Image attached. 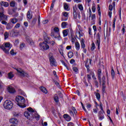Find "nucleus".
<instances>
[{
  "label": "nucleus",
  "instance_id": "nucleus-1",
  "mask_svg": "<svg viewBox=\"0 0 126 126\" xmlns=\"http://www.w3.org/2000/svg\"><path fill=\"white\" fill-rule=\"evenodd\" d=\"M17 104L21 108H26L25 104V98L22 96L18 95L16 97Z\"/></svg>",
  "mask_w": 126,
  "mask_h": 126
},
{
  "label": "nucleus",
  "instance_id": "nucleus-2",
  "mask_svg": "<svg viewBox=\"0 0 126 126\" xmlns=\"http://www.w3.org/2000/svg\"><path fill=\"white\" fill-rule=\"evenodd\" d=\"M11 44L10 42L4 43L3 44L0 45V48L2 50L5 54H9V50L11 49Z\"/></svg>",
  "mask_w": 126,
  "mask_h": 126
},
{
  "label": "nucleus",
  "instance_id": "nucleus-3",
  "mask_svg": "<svg viewBox=\"0 0 126 126\" xmlns=\"http://www.w3.org/2000/svg\"><path fill=\"white\" fill-rule=\"evenodd\" d=\"M3 107L4 109L10 110V109H12L13 107V103H12V101L11 100H6L3 103Z\"/></svg>",
  "mask_w": 126,
  "mask_h": 126
},
{
  "label": "nucleus",
  "instance_id": "nucleus-4",
  "mask_svg": "<svg viewBox=\"0 0 126 126\" xmlns=\"http://www.w3.org/2000/svg\"><path fill=\"white\" fill-rule=\"evenodd\" d=\"M32 113H34V110L31 108H28V111H26L24 115L25 117L27 118V119L30 120V118H31V115H32Z\"/></svg>",
  "mask_w": 126,
  "mask_h": 126
},
{
  "label": "nucleus",
  "instance_id": "nucleus-5",
  "mask_svg": "<svg viewBox=\"0 0 126 126\" xmlns=\"http://www.w3.org/2000/svg\"><path fill=\"white\" fill-rule=\"evenodd\" d=\"M49 59L51 66H57V62L55 58H54V56H53L52 53L49 54Z\"/></svg>",
  "mask_w": 126,
  "mask_h": 126
},
{
  "label": "nucleus",
  "instance_id": "nucleus-6",
  "mask_svg": "<svg viewBox=\"0 0 126 126\" xmlns=\"http://www.w3.org/2000/svg\"><path fill=\"white\" fill-rule=\"evenodd\" d=\"M16 69L18 72V74L20 76H22V77H29V74L27 72L23 71L21 68H17Z\"/></svg>",
  "mask_w": 126,
  "mask_h": 126
},
{
  "label": "nucleus",
  "instance_id": "nucleus-7",
  "mask_svg": "<svg viewBox=\"0 0 126 126\" xmlns=\"http://www.w3.org/2000/svg\"><path fill=\"white\" fill-rule=\"evenodd\" d=\"M101 36L100 35V33L97 32L96 36V42L95 45L97 46V49L99 50L100 49V42L101 41Z\"/></svg>",
  "mask_w": 126,
  "mask_h": 126
},
{
  "label": "nucleus",
  "instance_id": "nucleus-8",
  "mask_svg": "<svg viewBox=\"0 0 126 126\" xmlns=\"http://www.w3.org/2000/svg\"><path fill=\"white\" fill-rule=\"evenodd\" d=\"M39 47L41 49H43L45 51H47V50H49L50 49V46L47 43H45V42H40L39 43Z\"/></svg>",
  "mask_w": 126,
  "mask_h": 126
},
{
  "label": "nucleus",
  "instance_id": "nucleus-9",
  "mask_svg": "<svg viewBox=\"0 0 126 126\" xmlns=\"http://www.w3.org/2000/svg\"><path fill=\"white\" fill-rule=\"evenodd\" d=\"M69 13L67 12H63L62 13V21H67L68 19Z\"/></svg>",
  "mask_w": 126,
  "mask_h": 126
},
{
  "label": "nucleus",
  "instance_id": "nucleus-10",
  "mask_svg": "<svg viewBox=\"0 0 126 126\" xmlns=\"http://www.w3.org/2000/svg\"><path fill=\"white\" fill-rule=\"evenodd\" d=\"M10 35L11 37H14L15 38L16 37H17L18 35H19V32L17 30H12L11 31H10Z\"/></svg>",
  "mask_w": 126,
  "mask_h": 126
},
{
  "label": "nucleus",
  "instance_id": "nucleus-11",
  "mask_svg": "<svg viewBox=\"0 0 126 126\" xmlns=\"http://www.w3.org/2000/svg\"><path fill=\"white\" fill-rule=\"evenodd\" d=\"M105 111H99L98 113V117L99 121H103L105 119Z\"/></svg>",
  "mask_w": 126,
  "mask_h": 126
},
{
  "label": "nucleus",
  "instance_id": "nucleus-12",
  "mask_svg": "<svg viewBox=\"0 0 126 126\" xmlns=\"http://www.w3.org/2000/svg\"><path fill=\"white\" fill-rule=\"evenodd\" d=\"M50 36L53 37V38H58L59 40H61V34H60V32H51Z\"/></svg>",
  "mask_w": 126,
  "mask_h": 126
},
{
  "label": "nucleus",
  "instance_id": "nucleus-13",
  "mask_svg": "<svg viewBox=\"0 0 126 126\" xmlns=\"http://www.w3.org/2000/svg\"><path fill=\"white\" fill-rule=\"evenodd\" d=\"M83 35L84 34L83 32H82V30L80 31H76V36L78 39H79L80 40V39H81V37H83Z\"/></svg>",
  "mask_w": 126,
  "mask_h": 126
},
{
  "label": "nucleus",
  "instance_id": "nucleus-14",
  "mask_svg": "<svg viewBox=\"0 0 126 126\" xmlns=\"http://www.w3.org/2000/svg\"><path fill=\"white\" fill-rule=\"evenodd\" d=\"M72 110H69V113L72 117H74V115H76L77 114V111H76V109H75V108L74 107H71ZM74 112V114H73Z\"/></svg>",
  "mask_w": 126,
  "mask_h": 126
},
{
  "label": "nucleus",
  "instance_id": "nucleus-15",
  "mask_svg": "<svg viewBox=\"0 0 126 126\" xmlns=\"http://www.w3.org/2000/svg\"><path fill=\"white\" fill-rule=\"evenodd\" d=\"M102 91L103 92H105L106 91V86L105 85V83H106V77L105 76H103L102 78Z\"/></svg>",
  "mask_w": 126,
  "mask_h": 126
},
{
  "label": "nucleus",
  "instance_id": "nucleus-16",
  "mask_svg": "<svg viewBox=\"0 0 126 126\" xmlns=\"http://www.w3.org/2000/svg\"><path fill=\"white\" fill-rule=\"evenodd\" d=\"M26 40L30 45H31L32 47H34V43L31 38L29 37V36H27L26 37Z\"/></svg>",
  "mask_w": 126,
  "mask_h": 126
},
{
  "label": "nucleus",
  "instance_id": "nucleus-17",
  "mask_svg": "<svg viewBox=\"0 0 126 126\" xmlns=\"http://www.w3.org/2000/svg\"><path fill=\"white\" fill-rule=\"evenodd\" d=\"M8 17L4 15V14L0 13V22L2 20H6V21H7Z\"/></svg>",
  "mask_w": 126,
  "mask_h": 126
},
{
  "label": "nucleus",
  "instance_id": "nucleus-18",
  "mask_svg": "<svg viewBox=\"0 0 126 126\" xmlns=\"http://www.w3.org/2000/svg\"><path fill=\"white\" fill-rule=\"evenodd\" d=\"M101 73H102V71L100 70V69H99L97 72V77L100 85H102V80H101Z\"/></svg>",
  "mask_w": 126,
  "mask_h": 126
},
{
  "label": "nucleus",
  "instance_id": "nucleus-19",
  "mask_svg": "<svg viewBox=\"0 0 126 126\" xmlns=\"http://www.w3.org/2000/svg\"><path fill=\"white\" fill-rule=\"evenodd\" d=\"M7 90L9 93H10L11 94H13V93H15L16 92L15 89L11 86L8 87L7 88Z\"/></svg>",
  "mask_w": 126,
  "mask_h": 126
},
{
  "label": "nucleus",
  "instance_id": "nucleus-20",
  "mask_svg": "<svg viewBox=\"0 0 126 126\" xmlns=\"http://www.w3.org/2000/svg\"><path fill=\"white\" fill-rule=\"evenodd\" d=\"M13 27V24L11 23H8L6 25V29L7 30H10V29H12Z\"/></svg>",
  "mask_w": 126,
  "mask_h": 126
},
{
  "label": "nucleus",
  "instance_id": "nucleus-21",
  "mask_svg": "<svg viewBox=\"0 0 126 126\" xmlns=\"http://www.w3.org/2000/svg\"><path fill=\"white\" fill-rule=\"evenodd\" d=\"M73 9L74 18V19H76V18H77V14H76V9H77V7H76V6H74Z\"/></svg>",
  "mask_w": 126,
  "mask_h": 126
},
{
  "label": "nucleus",
  "instance_id": "nucleus-22",
  "mask_svg": "<svg viewBox=\"0 0 126 126\" xmlns=\"http://www.w3.org/2000/svg\"><path fill=\"white\" fill-rule=\"evenodd\" d=\"M63 118L67 122H70L71 120V117L66 114L63 115Z\"/></svg>",
  "mask_w": 126,
  "mask_h": 126
},
{
  "label": "nucleus",
  "instance_id": "nucleus-23",
  "mask_svg": "<svg viewBox=\"0 0 126 126\" xmlns=\"http://www.w3.org/2000/svg\"><path fill=\"white\" fill-rule=\"evenodd\" d=\"M9 122L11 124H15V125H17L18 121L16 118H11L9 120Z\"/></svg>",
  "mask_w": 126,
  "mask_h": 126
},
{
  "label": "nucleus",
  "instance_id": "nucleus-24",
  "mask_svg": "<svg viewBox=\"0 0 126 126\" xmlns=\"http://www.w3.org/2000/svg\"><path fill=\"white\" fill-rule=\"evenodd\" d=\"M91 20H92V24H95V19H96V15L95 14H93L91 15Z\"/></svg>",
  "mask_w": 126,
  "mask_h": 126
},
{
  "label": "nucleus",
  "instance_id": "nucleus-25",
  "mask_svg": "<svg viewBox=\"0 0 126 126\" xmlns=\"http://www.w3.org/2000/svg\"><path fill=\"white\" fill-rule=\"evenodd\" d=\"M0 4L2 6H4V7H7L8 5H9V4H8V2H4L3 1H2L0 2Z\"/></svg>",
  "mask_w": 126,
  "mask_h": 126
},
{
  "label": "nucleus",
  "instance_id": "nucleus-26",
  "mask_svg": "<svg viewBox=\"0 0 126 126\" xmlns=\"http://www.w3.org/2000/svg\"><path fill=\"white\" fill-rule=\"evenodd\" d=\"M75 47L77 51H79V50H80V44H79V42H76L75 43Z\"/></svg>",
  "mask_w": 126,
  "mask_h": 126
},
{
  "label": "nucleus",
  "instance_id": "nucleus-27",
  "mask_svg": "<svg viewBox=\"0 0 126 126\" xmlns=\"http://www.w3.org/2000/svg\"><path fill=\"white\" fill-rule=\"evenodd\" d=\"M85 42V41L84 40V39L82 38L80 41V43H81V48L82 49H85V44L84 43Z\"/></svg>",
  "mask_w": 126,
  "mask_h": 126
},
{
  "label": "nucleus",
  "instance_id": "nucleus-28",
  "mask_svg": "<svg viewBox=\"0 0 126 126\" xmlns=\"http://www.w3.org/2000/svg\"><path fill=\"white\" fill-rule=\"evenodd\" d=\"M40 89L41 91L43 92V93H44L45 94H47V93H48V91L47 90V89H46V88L44 87H41L40 88Z\"/></svg>",
  "mask_w": 126,
  "mask_h": 126
},
{
  "label": "nucleus",
  "instance_id": "nucleus-29",
  "mask_svg": "<svg viewBox=\"0 0 126 126\" xmlns=\"http://www.w3.org/2000/svg\"><path fill=\"white\" fill-rule=\"evenodd\" d=\"M85 65L87 68L88 72H89L90 71V67L89 66V64H88V60L86 61Z\"/></svg>",
  "mask_w": 126,
  "mask_h": 126
},
{
  "label": "nucleus",
  "instance_id": "nucleus-30",
  "mask_svg": "<svg viewBox=\"0 0 126 126\" xmlns=\"http://www.w3.org/2000/svg\"><path fill=\"white\" fill-rule=\"evenodd\" d=\"M27 16V18H28V19H32V15L31 14V10H29L28 11Z\"/></svg>",
  "mask_w": 126,
  "mask_h": 126
},
{
  "label": "nucleus",
  "instance_id": "nucleus-31",
  "mask_svg": "<svg viewBox=\"0 0 126 126\" xmlns=\"http://www.w3.org/2000/svg\"><path fill=\"white\" fill-rule=\"evenodd\" d=\"M4 40H6L9 37V33L7 32H5L4 33Z\"/></svg>",
  "mask_w": 126,
  "mask_h": 126
},
{
  "label": "nucleus",
  "instance_id": "nucleus-32",
  "mask_svg": "<svg viewBox=\"0 0 126 126\" xmlns=\"http://www.w3.org/2000/svg\"><path fill=\"white\" fill-rule=\"evenodd\" d=\"M77 6L79 9L80 10V11H83V6L82 5V4L79 3L77 5Z\"/></svg>",
  "mask_w": 126,
  "mask_h": 126
},
{
  "label": "nucleus",
  "instance_id": "nucleus-33",
  "mask_svg": "<svg viewBox=\"0 0 126 126\" xmlns=\"http://www.w3.org/2000/svg\"><path fill=\"white\" fill-rule=\"evenodd\" d=\"M64 9L66 11H69V8H68V5L66 3H64Z\"/></svg>",
  "mask_w": 126,
  "mask_h": 126
},
{
  "label": "nucleus",
  "instance_id": "nucleus-34",
  "mask_svg": "<svg viewBox=\"0 0 126 126\" xmlns=\"http://www.w3.org/2000/svg\"><path fill=\"white\" fill-rule=\"evenodd\" d=\"M10 21L13 24H15L18 21V20L16 18H12L10 19Z\"/></svg>",
  "mask_w": 126,
  "mask_h": 126
},
{
  "label": "nucleus",
  "instance_id": "nucleus-35",
  "mask_svg": "<svg viewBox=\"0 0 126 126\" xmlns=\"http://www.w3.org/2000/svg\"><path fill=\"white\" fill-rule=\"evenodd\" d=\"M67 31H68V30H65L63 31V37H66V36H67V34H68Z\"/></svg>",
  "mask_w": 126,
  "mask_h": 126
},
{
  "label": "nucleus",
  "instance_id": "nucleus-36",
  "mask_svg": "<svg viewBox=\"0 0 126 126\" xmlns=\"http://www.w3.org/2000/svg\"><path fill=\"white\" fill-rule=\"evenodd\" d=\"M111 76L113 79L115 78V70L113 67L111 68Z\"/></svg>",
  "mask_w": 126,
  "mask_h": 126
},
{
  "label": "nucleus",
  "instance_id": "nucleus-37",
  "mask_svg": "<svg viewBox=\"0 0 126 126\" xmlns=\"http://www.w3.org/2000/svg\"><path fill=\"white\" fill-rule=\"evenodd\" d=\"M13 76H14V75H13V74H12V72H11L8 74V77L9 79H11L13 78Z\"/></svg>",
  "mask_w": 126,
  "mask_h": 126
},
{
  "label": "nucleus",
  "instance_id": "nucleus-38",
  "mask_svg": "<svg viewBox=\"0 0 126 126\" xmlns=\"http://www.w3.org/2000/svg\"><path fill=\"white\" fill-rule=\"evenodd\" d=\"M68 57L69 59H71V58L73 57V52L71 51L69 52L68 53Z\"/></svg>",
  "mask_w": 126,
  "mask_h": 126
},
{
  "label": "nucleus",
  "instance_id": "nucleus-39",
  "mask_svg": "<svg viewBox=\"0 0 126 126\" xmlns=\"http://www.w3.org/2000/svg\"><path fill=\"white\" fill-rule=\"evenodd\" d=\"M61 25L63 28H65V27H66L67 25V22H62Z\"/></svg>",
  "mask_w": 126,
  "mask_h": 126
},
{
  "label": "nucleus",
  "instance_id": "nucleus-40",
  "mask_svg": "<svg viewBox=\"0 0 126 126\" xmlns=\"http://www.w3.org/2000/svg\"><path fill=\"white\" fill-rule=\"evenodd\" d=\"M97 10L99 17H101V8H100V6H99V5H97Z\"/></svg>",
  "mask_w": 126,
  "mask_h": 126
},
{
  "label": "nucleus",
  "instance_id": "nucleus-41",
  "mask_svg": "<svg viewBox=\"0 0 126 126\" xmlns=\"http://www.w3.org/2000/svg\"><path fill=\"white\" fill-rule=\"evenodd\" d=\"M95 96H96V98L97 99V100L98 101H100V100L101 99V95H100V94L99 93H96L95 94Z\"/></svg>",
  "mask_w": 126,
  "mask_h": 126
},
{
  "label": "nucleus",
  "instance_id": "nucleus-42",
  "mask_svg": "<svg viewBox=\"0 0 126 126\" xmlns=\"http://www.w3.org/2000/svg\"><path fill=\"white\" fill-rule=\"evenodd\" d=\"M61 62L63 65H64L66 67V68H67V69H68V67H67V65L66 64V63H65V62H64V61L63 60H61Z\"/></svg>",
  "mask_w": 126,
  "mask_h": 126
},
{
  "label": "nucleus",
  "instance_id": "nucleus-43",
  "mask_svg": "<svg viewBox=\"0 0 126 126\" xmlns=\"http://www.w3.org/2000/svg\"><path fill=\"white\" fill-rule=\"evenodd\" d=\"M58 33H60V29L58 27H55L54 28V32Z\"/></svg>",
  "mask_w": 126,
  "mask_h": 126
},
{
  "label": "nucleus",
  "instance_id": "nucleus-44",
  "mask_svg": "<svg viewBox=\"0 0 126 126\" xmlns=\"http://www.w3.org/2000/svg\"><path fill=\"white\" fill-rule=\"evenodd\" d=\"M54 101H55L56 103H59V96H58V95H55Z\"/></svg>",
  "mask_w": 126,
  "mask_h": 126
},
{
  "label": "nucleus",
  "instance_id": "nucleus-45",
  "mask_svg": "<svg viewBox=\"0 0 126 126\" xmlns=\"http://www.w3.org/2000/svg\"><path fill=\"white\" fill-rule=\"evenodd\" d=\"M10 5L12 7H14L15 6V2L14 1H12L10 3Z\"/></svg>",
  "mask_w": 126,
  "mask_h": 126
},
{
  "label": "nucleus",
  "instance_id": "nucleus-46",
  "mask_svg": "<svg viewBox=\"0 0 126 126\" xmlns=\"http://www.w3.org/2000/svg\"><path fill=\"white\" fill-rule=\"evenodd\" d=\"M91 50V51H94V50H95V43H94V42L92 44Z\"/></svg>",
  "mask_w": 126,
  "mask_h": 126
},
{
  "label": "nucleus",
  "instance_id": "nucleus-47",
  "mask_svg": "<svg viewBox=\"0 0 126 126\" xmlns=\"http://www.w3.org/2000/svg\"><path fill=\"white\" fill-rule=\"evenodd\" d=\"M100 109L101 110V111H104V109H103V104H102V102H100L99 105H98Z\"/></svg>",
  "mask_w": 126,
  "mask_h": 126
},
{
  "label": "nucleus",
  "instance_id": "nucleus-48",
  "mask_svg": "<svg viewBox=\"0 0 126 126\" xmlns=\"http://www.w3.org/2000/svg\"><path fill=\"white\" fill-rule=\"evenodd\" d=\"M92 10L93 12H95L96 11V7L95 6V5H93L92 7Z\"/></svg>",
  "mask_w": 126,
  "mask_h": 126
},
{
  "label": "nucleus",
  "instance_id": "nucleus-49",
  "mask_svg": "<svg viewBox=\"0 0 126 126\" xmlns=\"http://www.w3.org/2000/svg\"><path fill=\"white\" fill-rule=\"evenodd\" d=\"M56 2V0H54L53 1H52V3L51 4V7H50V9H52V8H54V6L55 5V2Z\"/></svg>",
  "mask_w": 126,
  "mask_h": 126
},
{
  "label": "nucleus",
  "instance_id": "nucleus-50",
  "mask_svg": "<svg viewBox=\"0 0 126 126\" xmlns=\"http://www.w3.org/2000/svg\"><path fill=\"white\" fill-rule=\"evenodd\" d=\"M10 55H11L12 56H14V55H16V53H14V49H12V50L10 51Z\"/></svg>",
  "mask_w": 126,
  "mask_h": 126
},
{
  "label": "nucleus",
  "instance_id": "nucleus-51",
  "mask_svg": "<svg viewBox=\"0 0 126 126\" xmlns=\"http://www.w3.org/2000/svg\"><path fill=\"white\" fill-rule=\"evenodd\" d=\"M91 75L93 79H94V80H96V77H95V74L94 73V72H92Z\"/></svg>",
  "mask_w": 126,
  "mask_h": 126
},
{
  "label": "nucleus",
  "instance_id": "nucleus-52",
  "mask_svg": "<svg viewBox=\"0 0 126 126\" xmlns=\"http://www.w3.org/2000/svg\"><path fill=\"white\" fill-rule=\"evenodd\" d=\"M94 82L95 86H96L97 88H98V87H99V83H98V81H97L96 80H94Z\"/></svg>",
  "mask_w": 126,
  "mask_h": 126
},
{
  "label": "nucleus",
  "instance_id": "nucleus-53",
  "mask_svg": "<svg viewBox=\"0 0 126 126\" xmlns=\"http://www.w3.org/2000/svg\"><path fill=\"white\" fill-rule=\"evenodd\" d=\"M126 26H125V24H123V28L122 29V32H123V34H125V31H126Z\"/></svg>",
  "mask_w": 126,
  "mask_h": 126
},
{
  "label": "nucleus",
  "instance_id": "nucleus-54",
  "mask_svg": "<svg viewBox=\"0 0 126 126\" xmlns=\"http://www.w3.org/2000/svg\"><path fill=\"white\" fill-rule=\"evenodd\" d=\"M93 28L94 29V34H96V32H97V28L96 27V26H95V25L93 26Z\"/></svg>",
  "mask_w": 126,
  "mask_h": 126
},
{
  "label": "nucleus",
  "instance_id": "nucleus-55",
  "mask_svg": "<svg viewBox=\"0 0 126 126\" xmlns=\"http://www.w3.org/2000/svg\"><path fill=\"white\" fill-rule=\"evenodd\" d=\"M1 23L3 24V25H7V22H6V20H2L1 21Z\"/></svg>",
  "mask_w": 126,
  "mask_h": 126
},
{
  "label": "nucleus",
  "instance_id": "nucleus-56",
  "mask_svg": "<svg viewBox=\"0 0 126 126\" xmlns=\"http://www.w3.org/2000/svg\"><path fill=\"white\" fill-rule=\"evenodd\" d=\"M87 77H88V82H90V81L91 80V75H90V74H88L87 75Z\"/></svg>",
  "mask_w": 126,
  "mask_h": 126
},
{
  "label": "nucleus",
  "instance_id": "nucleus-57",
  "mask_svg": "<svg viewBox=\"0 0 126 126\" xmlns=\"http://www.w3.org/2000/svg\"><path fill=\"white\" fill-rule=\"evenodd\" d=\"M25 46V44H24V43L21 44L20 45V50H22L24 48Z\"/></svg>",
  "mask_w": 126,
  "mask_h": 126
},
{
  "label": "nucleus",
  "instance_id": "nucleus-58",
  "mask_svg": "<svg viewBox=\"0 0 126 126\" xmlns=\"http://www.w3.org/2000/svg\"><path fill=\"white\" fill-rule=\"evenodd\" d=\"M73 70L74 72H76L77 73L78 72V69L76 67H73Z\"/></svg>",
  "mask_w": 126,
  "mask_h": 126
},
{
  "label": "nucleus",
  "instance_id": "nucleus-59",
  "mask_svg": "<svg viewBox=\"0 0 126 126\" xmlns=\"http://www.w3.org/2000/svg\"><path fill=\"white\" fill-rule=\"evenodd\" d=\"M75 40H76V38L75 37H73L72 36L71 37V42L73 44H74Z\"/></svg>",
  "mask_w": 126,
  "mask_h": 126
},
{
  "label": "nucleus",
  "instance_id": "nucleus-60",
  "mask_svg": "<svg viewBox=\"0 0 126 126\" xmlns=\"http://www.w3.org/2000/svg\"><path fill=\"white\" fill-rule=\"evenodd\" d=\"M0 13H2L3 14L4 13V10L2 7L0 8Z\"/></svg>",
  "mask_w": 126,
  "mask_h": 126
},
{
  "label": "nucleus",
  "instance_id": "nucleus-61",
  "mask_svg": "<svg viewBox=\"0 0 126 126\" xmlns=\"http://www.w3.org/2000/svg\"><path fill=\"white\" fill-rule=\"evenodd\" d=\"M89 17H91L92 15V11H91V8H89Z\"/></svg>",
  "mask_w": 126,
  "mask_h": 126
},
{
  "label": "nucleus",
  "instance_id": "nucleus-62",
  "mask_svg": "<svg viewBox=\"0 0 126 126\" xmlns=\"http://www.w3.org/2000/svg\"><path fill=\"white\" fill-rule=\"evenodd\" d=\"M89 35H92V29L91 28H89Z\"/></svg>",
  "mask_w": 126,
  "mask_h": 126
},
{
  "label": "nucleus",
  "instance_id": "nucleus-63",
  "mask_svg": "<svg viewBox=\"0 0 126 126\" xmlns=\"http://www.w3.org/2000/svg\"><path fill=\"white\" fill-rule=\"evenodd\" d=\"M74 126V124H73V123L72 122H69L67 124V126Z\"/></svg>",
  "mask_w": 126,
  "mask_h": 126
},
{
  "label": "nucleus",
  "instance_id": "nucleus-64",
  "mask_svg": "<svg viewBox=\"0 0 126 126\" xmlns=\"http://www.w3.org/2000/svg\"><path fill=\"white\" fill-rule=\"evenodd\" d=\"M19 27H20V24L17 23L14 27V28H19Z\"/></svg>",
  "mask_w": 126,
  "mask_h": 126
}]
</instances>
